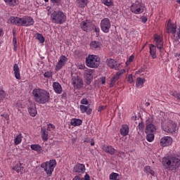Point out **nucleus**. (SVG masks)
Segmentation results:
<instances>
[{"label":"nucleus","mask_w":180,"mask_h":180,"mask_svg":"<svg viewBox=\"0 0 180 180\" xmlns=\"http://www.w3.org/2000/svg\"><path fill=\"white\" fill-rule=\"evenodd\" d=\"M56 164L57 162H56V160H51L49 162L42 163L41 165V168H44V171L46 172V174L50 176H51V174H53V171H54Z\"/></svg>","instance_id":"nucleus-7"},{"label":"nucleus","mask_w":180,"mask_h":180,"mask_svg":"<svg viewBox=\"0 0 180 180\" xmlns=\"http://www.w3.org/2000/svg\"><path fill=\"white\" fill-rule=\"evenodd\" d=\"M91 139H89V138H85L84 139V143H91Z\"/></svg>","instance_id":"nucleus-56"},{"label":"nucleus","mask_w":180,"mask_h":180,"mask_svg":"<svg viewBox=\"0 0 180 180\" xmlns=\"http://www.w3.org/2000/svg\"><path fill=\"white\" fill-rule=\"evenodd\" d=\"M70 124L72 126H81L82 124V120L77 118L72 119Z\"/></svg>","instance_id":"nucleus-31"},{"label":"nucleus","mask_w":180,"mask_h":180,"mask_svg":"<svg viewBox=\"0 0 180 180\" xmlns=\"http://www.w3.org/2000/svg\"><path fill=\"white\" fill-rule=\"evenodd\" d=\"M32 95L35 102L44 104L50 100V93L44 89H35L32 91Z\"/></svg>","instance_id":"nucleus-3"},{"label":"nucleus","mask_w":180,"mask_h":180,"mask_svg":"<svg viewBox=\"0 0 180 180\" xmlns=\"http://www.w3.org/2000/svg\"><path fill=\"white\" fill-rule=\"evenodd\" d=\"M41 134L42 140L44 141H47V140H49V132L47 131V130H46V129L41 128Z\"/></svg>","instance_id":"nucleus-29"},{"label":"nucleus","mask_w":180,"mask_h":180,"mask_svg":"<svg viewBox=\"0 0 180 180\" xmlns=\"http://www.w3.org/2000/svg\"><path fill=\"white\" fill-rule=\"evenodd\" d=\"M119 176V174L112 172L110 174V179L113 180Z\"/></svg>","instance_id":"nucleus-43"},{"label":"nucleus","mask_w":180,"mask_h":180,"mask_svg":"<svg viewBox=\"0 0 180 180\" xmlns=\"http://www.w3.org/2000/svg\"><path fill=\"white\" fill-rule=\"evenodd\" d=\"M61 0H51V2H52V4H60Z\"/></svg>","instance_id":"nucleus-54"},{"label":"nucleus","mask_w":180,"mask_h":180,"mask_svg":"<svg viewBox=\"0 0 180 180\" xmlns=\"http://www.w3.org/2000/svg\"><path fill=\"white\" fill-rule=\"evenodd\" d=\"M2 34H4V32L0 29V37L2 36Z\"/></svg>","instance_id":"nucleus-62"},{"label":"nucleus","mask_w":180,"mask_h":180,"mask_svg":"<svg viewBox=\"0 0 180 180\" xmlns=\"http://www.w3.org/2000/svg\"><path fill=\"white\" fill-rule=\"evenodd\" d=\"M172 144V138L170 136H164L160 139V146L162 147H167Z\"/></svg>","instance_id":"nucleus-16"},{"label":"nucleus","mask_w":180,"mask_h":180,"mask_svg":"<svg viewBox=\"0 0 180 180\" xmlns=\"http://www.w3.org/2000/svg\"><path fill=\"white\" fill-rule=\"evenodd\" d=\"M81 113H86V115H91L92 113V109L89 106H86L84 105H80Z\"/></svg>","instance_id":"nucleus-26"},{"label":"nucleus","mask_w":180,"mask_h":180,"mask_svg":"<svg viewBox=\"0 0 180 180\" xmlns=\"http://www.w3.org/2000/svg\"><path fill=\"white\" fill-rule=\"evenodd\" d=\"M90 49L91 50H101L102 49V44L98 41H92L90 43Z\"/></svg>","instance_id":"nucleus-19"},{"label":"nucleus","mask_w":180,"mask_h":180,"mask_svg":"<svg viewBox=\"0 0 180 180\" xmlns=\"http://www.w3.org/2000/svg\"><path fill=\"white\" fill-rule=\"evenodd\" d=\"M103 150L105 153H107V154H110V155H115V154H116V149L112 146L104 145L103 146Z\"/></svg>","instance_id":"nucleus-17"},{"label":"nucleus","mask_w":180,"mask_h":180,"mask_svg":"<svg viewBox=\"0 0 180 180\" xmlns=\"http://www.w3.org/2000/svg\"><path fill=\"white\" fill-rule=\"evenodd\" d=\"M80 103L83 105H88V103H89V101H88V99H86V98H83L81 100Z\"/></svg>","instance_id":"nucleus-47"},{"label":"nucleus","mask_w":180,"mask_h":180,"mask_svg":"<svg viewBox=\"0 0 180 180\" xmlns=\"http://www.w3.org/2000/svg\"><path fill=\"white\" fill-rule=\"evenodd\" d=\"M134 60V56L131 55V56H129L128 60L127 61L126 64H127L128 63H133V60Z\"/></svg>","instance_id":"nucleus-48"},{"label":"nucleus","mask_w":180,"mask_h":180,"mask_svg":"<svg viewBox=\"0 0 180 180\" xmlns=\"http://www.w3.org/2000/svg\"><path fill=\"white\" fill-rule=\"evenodd\" d=\"M4 99H5V91L0 90V102L4 101Z\"/></svg>","instance_id":"nucleus-45"},{"label":"nucleus","mask_w":180,"mask_h":180,"mask_svg":"<svg viewBox=\"0 0 180 180\" xmlns=\"http://www.w3.org/2000/svg\"><path fill=\"white\" fill-rule=\"evenodd\" d=\"M100 26L103 33H109V32H110V27H112V25L110 24V20L107 18H103L100 22Z\"/></svg>","instance_id":"nucleus-8"},{"label":"nucleus","mask_w":180,"mask_h":180,"mask_svg":"<svg viewBox=\"0 0 180 180\" xmlns=\"http://www.w3.org/2000/svg\"><path fill=\"white\" fill-rule=\"evenodd\" d=\"M143 171L144 172H146V174H149L150 175H152V176H155V172H154L153 170L151 169V167L150 166L145 167Z\"/></svg>","instance_id":"nucleus-34"},{"label":"nucleus","mask_w":180,"mask_h":180,"mask_svg":"<svg viewBox=\"0 0 180 180\" xmlns=\"http://www.w3.org/2000/svg\"><path fill=\"white\" fill-rule=\"evenodd\" d=\"M162 164L167 171L175 172L176 169L180 167V159L179 157L175 155H169L162 158Z\"/></svg>","instance_id":"nucleus-1"},{"label":"nucleus","mask_w":180,"mask_h":180,"mask_svg":"<svg viewBox=\"0 0 180 180\" xmlns=\"http://www.w3.org/2000/svg\"><path fill=\"white\" fill-rule=\"evenodd\" d=\"M31 148L34 151H37V153H41V150H43L41 148V146H40V145H39V144L31 145Z\"/></svg>","instance_id":"nucleus-37"},{"label":"nucleus","mask_w":180,"mask_h":180,"mask_svg":"<svg viewBox=\"0 0 180 180\" xmlns=\"http://www.w3.org/2000/svg\"><path fill=\"white\" fill-rule=\"evenodd\" d=\"M146 106L148 107V105H150V103H146Z\"/></svg>","instance_id":"nucleus-64"},{"label":"nucleus","mask_w":180,"mask_h":180,"mask_svg":"<svg viewBox=\"0 0 180 180\" xmlns=\"http://www.w3.org/2000/svg\"><path fill=\"white\" fill-rule=\"evenodd\" d=\"M165 130L167 133H175V130H176V124L174 122V121L169 120L166 123Z\"/></svg>","instance_id":"nucleus-11"},{"label":"nucleus","mask_w":180,"mask_h":180,"mask_svg":"<svg viewBox=\"0 0 180 180\" xmlns=\"http://www.w3.org/2000/svg\"><path fill=\"white\" fill-rule=\"evenodd\" d=\"M141 20L143 22V23H147V20H148L147 17L142 16L141 17Z\"/></svg>","instance_id":"nucleus-50"},{"label":"nucleus","mask_w":180,"mask_h":180,"mask_svg":"<svg viewBox=\"0 0 180 180\" xmlns=\"http://www.w3.org/2000/svg\"><path fill=\"white\" fill-rule=\"evenodd\" d=\"M80 27L84 32H88V30H91V22L88 21H82L80 24Z\"/></svg>","instance_id":"nucleus-24"},{"label":"nucleus","mask_w":180,"mask_h":180,"mask_svg":"<svg viewBox=\"0 0 180 180\" xmlns=\"http://www.w3.org/2000/svg\"><path fill=\"white\" fill-rule=\"evenodd\" d=\"M86 64L87 67H89V68H98V67H99V64H101V61L99 60L98 56L89 55L86 58Z\"/></svg>","instance_id":"nucleus-5"},{"label":"nucleus","mask_w":180,"mask_h":180,"mask_svg":"<svg viewBox=\"0 0 180 180\" xmlns=\"http://www.w3.org/2000/svg\"><path fill=\"white\" fill-rule=\"evenodd\" d=\"M44 78H53V73L50 71L46 72L44 74Z\"/></svg>","instance_id":"nucleus-42"},{"label":"nucleus","mask_w":180,"mask_h":180,"mask_svg":"<svg viewBox=\"0 0 180 180\" xmlns=\"http://www.w3.org/2000/svg\"><path fill=\"white\" fill-rule=\"evenodd\" d=\"M53 87L56 94H60L63 92V87H61V84H60V83L56 82H53Z\"/></svg>","instance_id":"nucleus-25"},{"label":"nucleus","mask_w":180,"mask_h":180,"mask_svg":"<svg viewBox=\"0 0 180 180\" xmlns=\"http://www.w3.org/2000/svg\"><path fill=\"white\" fill-rule=\"evenodd\" d=\"M124 72H126V70L124 69L118 71L116 75L111 79L110 85H115V84H116V82L120 78V77H122V74H124Z\"/></svg>","instance_id":"nucleus-18"},{"label":"nucleus","mask_w":180,"mask_h":180,"mask_svg":"<svg viewBox=\"0 0 180 180\" xmlns=\"http://www.w3.org/2000/svg\"><path fill=\"white\" fill-rule=\"evenodd\" d=\"M150 54L152 58H157V47L153 44L150 46Z\"/></svg>","instance_id":"nucleus-27"},{"label":"nucleus","mask_w":180,"mask_h":180,"mask_svg":"<svg viewBox=\"0 0 180 180\" xmlns=\"http://www.w3.org/2000/svg\"><path fill=\"white\" fill-rule=\"evenodd\" d=\"M8 23H12V25H15V26H25V27H27L34 25V20L29 16L22 18L13 16L8 19Z\"/></svg>","instance_id":"nucleus-2"},{"label":"nucleus","mask_w":180,"mask_h":180,"mask_svg":"<svg viewBox=\"0 0 180 180\" xmlns=\"http://www.w3.org/2000/svg\"><path fill=\"white\" fill-rule=\"evenodd\" d=\"M144 82H146V79L138 77L136 79V86L139 88V86H141L142 85H144Z\"/></svg>","instance_id":"nucleus-36"},{"label":"nucleus","mask_w":180,"mask_h":180,"mask_svg":"<svg viewBox=\"0 0 180 180\" xmlns=\"http://www.w3.org/2000/svg\"><path fill=\"white\" fill-rule=\"evenodd\" d=\"M13 44L14 46V50L16 51V50H18V41L16 40V36L13 37Z\"/></svg>","instance_id":"nucleus-41"},{"label":"nucleus","mask_w":180,"mask_h":180,"mask_svg":"<svg viewBox=\"0 0 180 180\" xmlns=\"http://www.w3.org/2000/svg\"><path fill=\"white\" fill-rule=\"evenodd\" d=\"M13 71H14L15 78H16V79H18V80L21 79L20 70L19 69V65L16 63H15L13 65Z\"/></svg>","instance_id":"nucleus-22"},{"label":"nucleus","mask_w":180,"mask_h":180,"mask_svg":"<svg viewBox=\"0 0 180 180\" xmlns=\"http://www.w3.org/2000/svg\"><path fill=\"white\" fill-rule=\"evenodd\" d=\"M6 5L8 6H16L18 5V0H3Z\"/></svg>","instance_id":"nucleus-32"},{"label":"nucleus","mask_w":180,"mask_h":180,"mask_svg":"<svg viewBox=\"0 0 180 180\" xmlns=\"http://www.w3.org/2000/svg\"><path fill=\"white\" fill-rule=\"evenodd\" d=\"M154 41L156 44V47L159 49L160 53L164 51V41H162V37L160 35H155Z\"/></svg>","instance_id":"nucleus-13"},{"label":"nucleus","mask_w":180,"mask_h":180,"mask_svg":"<svg viewBox=\"0 0 180 180\" xmlns=\"http://www.w3.org/2000/svg\"><path fill=\"white\" fill-rule=\"evenodd\" d=\"M13 171H16L18 174L20 172V171H23V167L22 166V163L18 162L14 167H13Z\"/></svg>","instance_id":"nucleus-33"},{"label":"nucleus","mask_w":180,"mask_h":180,"mask_svg":"<svg viewBox=\"0 0 180 180\" xmlns=\"http://www.w3.org/2000/svg\"><path fill=\"white\" fill-rule=\"evenodd\" d=\"M88 0H77V6L78 8H85L88 5Z\"/></svg>","instance_id":"nucleus-30"},{"label":"nucleus","mask_w":180,"mask_h":180,"mask_svg":"<svg viewBox=\"0 0 180 180\" xmlns=\"http://www.w3.org/2000/svg\"><path fill=\"white\" fill-rule=\"evenodd\" d=\"M106 63L107 65L111 68V70H120V63H117L115 59L108 58Z\"/></svg>","instance_id":"nucleus-12"},{"label":"nucleus","mask_w":180,"mask_h":180,"mask_svg":"<svg viewBox=\"0 0 180 180\" xmlns=\"http://www.w3.org/2000/svg\"><path fill=\"white\" fill-rule=\"evenodd\" d=\"M101 2L102 4L108 7L113 5V2L112 1V0H101Z\"/></svg>","instance_id":"nucleus-40"},{"label":"nucleus","mask_w":180,"mask_h":180,"mask_svg":"<svg viewBox=\"0 0 180 180\" xmlns=\"http://www.w3.org/2000/svg\"><path fill=\"white\" fill-rule=\"evenodd\" d=\"M91 141H90L91 143V146H95V141H94V139H91Z\"/></svg>","instance_id":"nucleus-59"},{"label":"nucleus","mask_w":180,"mask_h":180,"mask_svg":"<svg viewBox=\"0 0 180 180\" xmlns=\"http://www.w3.org/2000/svg\"><path fill=\"white\" fill-rule=\"evenodd\" d=\"M101 82H102L103 84H105V82H106V79L105 77H103L102 80H101Z\"/></svg>","instance_id":"nucleus-60"},{"label":"nucleus","mask_w":180,"mask_h":180,"mask_svg":"<svg viewBox=\"0 0 180 180\" xmlns=\"http://www.w3.org/2000/svg\"><path fill=\"white\" fill-rule=\"evenodd\" d=\"M86 68H85V65H80L79 66V70H86Z\"/></svg>","instance_id":"nucleus-53"},{"label":"nucleus","mask_w":180,"mask_h":180,"mask_svg":"<svg viewBox=\"0 0 180 180\" xmlns=\"http://www.w3.org/2000/svg\"><path fill=\"white\" fill-rule=\"evenodd\" d=\"M72 180H82V179H81V177H79V176H75Z\"/></svg>","instance_id":"nucleus-57"},{"label":"nucleus","mask_w":180,"mask_h":180,"mask_svg":"<svg viewBox=\"0 0 180 180\" xmlns=\"http://www.w3.org/2000/svg\"><path fill=\"white\" fill-rule=\"evenodd\" d=\"M73 172L84 174V172H85V165L82 164H77L73 168Z\"/></svg>","instance_id":"nucleus-20"},{"label":"nucleus","mask_w":180,"mask_h":180,"mask_svg":"<svg viewBox=\"0 0 180 180\" xmlns=\"http://www.w3.org/2000/svg\"><path fill=\"white\" fill-rule=\"evenodd\" d=\"M72 83L75 89H81L84 86L82 79L78 76H74L72 79Z\"/></svg>","instance_id":"nucleus-9"},{"label":"nucleus","mask_w":180,"mask_h":180,"mask_svg":"<svg viewBox=\"0 0 180 180\" xmlns=\"http://www.w3.org/2000/svg\"><path fill=\"white\" fill-rule=\"evenodd\" d=\"M51 19L53 23L63 25L67 21V15L62 11H57L51 14Z\"/></svg>","instance_id":"nucleus-4"},{"label":"nucleus","mask_w":180,"mask_h":180,"mask_svg":"<svg viewBox=\"0 0 180 180\" xmlns=\"http://www.w3.org/2000/svg\"><path fill=\"white\" fill-rule=\"evenodd\" d=\"M35 37L37 40H39V43H44V37L41 34L37 33Z\"/></svg>","instance_id":"nucleus-38"},{"label":"nucleus","mask_w":180,"mask_h":180,"mask_svg":"<svg viewBox=\"0 0 180 180\" xmlns=\"http://www.w3.org/2000/svg\"><path fill=\"white\" fill-rule=\"evenodd\" d=\"M127 81L129 84H133L134 82V79H133V75H129L127 77Z\"/></svg>","instance_id":"nucleus-44"},{"label":"nucleus","mask_w":180,"mask_h":180,"mask_svg":"<svg viewBox=\"0 0 180 180\" xmlns=\"http://www.w3.org/2000/svg\"><path fill=\"white\" fill-rule=\"evenodd\" d=\"M155 131H157V128L155 127V125H154V124H148L146 125V134L155 133Z\"/></svg>","instance_id":"nucleus-23"},{"label":"nucleus","mask_w":180,"mask_h":180,"mask_svg":"<svg viewBox=\"0 0 180 180\" xmlns=\"http://www.w3.org/2000/svg\"><path fill=\"white\" fill-rule=\"evenodd\" d=\"M117 155L122 158V157H124V152H118Z\"/></svg>","instance_id":"nucleus-51"},{"label":"nucleus","mask_w":180,"mask_h":180,"mask_svg":"<svg viewBox=\"0 0 180 180\" xmlns=\"http://www.w3.org/2000/svg\"><path fill=\"white\" fill-rule=\"evenodd\" d=\"M138 128L139 130H143V129H144V123L143 122L139 123Z\"/></svg>","instance_id":"nucleus-49"},{"label":"nucleus","mask_w":180,"mask_h":180,"mask_svg":"<svg viewBox=\"0 0 180 180\" xmlns=\"http://www.w3.org/2000/svg\"><path fill=\"white\" fill-rule=\"evenodd\" d=\"M23 136H22V134H20L16 136V137L14 139V144L15 146H19L22 143V139Z\"/></svg>","instance_id":"nucleus-35"},{"label":"nucleus","mask_w":180,"mask_h":180,"mask_svg":"<svg viewBox=\"0 0 180 180\" xmlns=\"http://www.w3.org/2000/svg\"><path fill=\"white\" fill-rule=\"evenodd\" d=\"M144 9H146V6L139 1H136L130 6L131 12L135 15H140L143 13V12H144Z\"/></svg>","instance_id":"nucleus-6"},{"label":"nucleus","mask_w":180,"mask_h":180,"mask_svg":"<svg viewBox=\"0 0 180 180\" xmlns=\"http://www.w3.org/2000/svg\"><path fill=\"white\" fill-rule=\"evenodd\" d=\"M67 57L65 56H61L59 58V60L56 65V71H60L67 63Z\"/></svg>","instance_id":"nucleus-14"},{"label":"nucleus","mask_w":180,"mask_h":180,"mask_svg":"<svg viewBox=\"0 0 180 180\" xmlns=\"http://www.w3.org/2000/svg\"><path fill=\"white\" fill-rule=\"evenodd\" d=\"M106 107H105V106H100L99 108H98V112H102V110H104V109Z\"/></svg>","instance_id":"nucleus-55"},{"label":"nucleus","mask_w":180,"mask_h":180,"mask_svg":"<svg viewBox=\"0 0 180 180\" xmlns=\"http://www.w3.org/2000/svg\"><path fill=\"white\" fill-rule=\"evenodd\" d=\"M5 118L6 119V120H9V116L6 115V116H5Z\"/></svg>","instance_id":"nucleus-63"},{"label":"nucleus","mask_w":180,"mask_h":180,"mask_svg":"<svg viewBox=\"0 0 180 180\" xmlns=\"http://www.w3.org/2000/svg\"><path fill=\"white\" fill-rule=\"evenodd\" d=\"M85 180H90V179H89V175L86 174V175L85 176Z\"/></svg>","instance_id":"nucleus-61"},{"label":"nucleus","mask_w":180,"mask_h":180,"mask_svg":"<svg viewBox=\"0 0 180 180\" xmlns=\"http://www.w3.org/2000/svg\"><path fill=\"white\" fill-rule=\"evenodd\" d=\"M146 134V140L149 141V143H151V141L154 140V133H149Z\"/></svg>","instance_id":"nucleus-39"},{"label":"nucleus","mask_w":180,"mask_h":180,"mask_svg":"<svg viewBox=\"0 0 180 180\" xmlns=\"http://www.w3.org/2000/svg\"><path fill=\"white\" fill-rule=\"evenodd\" d=\"M84 77L86 79L87 85H91V81L94 79V70L86 68L84 70Z\"/></svg>","instance_id":"nucleus-10"},{"label":"nucleus","mask_w":180,"mask_h":180,"mask_svg":"<svg viewBox=\"0 0 180 180\" xmlns=\"http://www.w3.org/2000/svg\"><path fill=\"white\" fill-rule=\"evenodd\" d=\"M120 134L121 136H127L129 134V125L124 124L120 129Z\"/></svg>","instance_id":"nucleus-28"},{"label":"nucleus","mask_w":180,"mask_h":180,"mask_svg":"<svg viewBox=\"0 0 180 180\" xmlns=\"http://www.w3.org/2000/svg\"><path fill=\"white\" fill-rule=\"evenodd\" d=\"M51 129L52 130H54V129H56V126L53 124H49L47 127V130L51 131Z\"/></svg>","instance_id":"nucleus-46"},{"label":"nucleus","mask_w":180,"mask_h":180,"mask_svg":"<svg viewBox=\"0 0 180 180\" xmlns=\"http://www.w3.org/2000/svg\"><path fill=\"white\" fill-rule=\"evenodd\" d=\"M94 32H95L96 33H99V32H101V30L99 29L98 27L94 26Z\"/></svg>","instance_id":"nucleus-52"},{"label":"nucleus","mask_w":180,"mask_h":180,"mask_svg":"<svg viewBox=\"0 0 180 180\" xmlns=\"http://www.w3.org/2000/svg\"><path fill=\"white\" fill-rule=\"evenodd\" d=\"M177 36H178L179 39H180V27L178 28V30H177Z\"/></svg>","instance_id":"nucleus-58"},{"label":"nucleus","mask_w":180,"mask_h":180,"mask_svg":"<svg viewBox=\"0 0 180 180\" xmlns=\"http://www.w3.org/2000/svg\"><path fill=\"white\" fill-rule=\"evenodd\" d=\"M166 30L168 34H175V33H176V25L171 22V20H169Z\"/></svg>","instance_id":"nucleus-15"},{"label":"nucleus","mask_w":180,"mask_h":180,"mask_svg":"<svg viewBox=\"0 0 180 180\" xmlns=\"http://www.w3.org/2000/svg\"><path fill=\"white\" fill-rule=\"evenodd\" d=\"M28 112L30 113V116H32V117H34L36 115H37V110H36V105L34 104H30L28 105Z\"/></svg>","instance_id":"nucleus-21"}]
</instances>
